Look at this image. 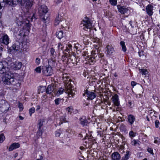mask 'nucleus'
<instances>
[{"instance_id": "f257e3e1", "label": "nucleus", "mask_w": 160, "mask_h": 160, "mask_svg": "<svg viewBox=\"0 0 160 160\" xmlns=\"http://www.w3.org/2000/svg\"><path fill=\"white\" fill-rule=\"evenodd\" d=\"M62 80L65 82V90L66 93L68 94L69 97H72L75 93L73 91V87L71 83V79L67 74H63Z\"/></svg>"}, {"instance_id": "f03ea898", "label": "nucleus", "mask_w": 160, "mask_h": 160, "mask_svg": "<svg viewBox=\"0 0 160 160\" xmlns=\"http://www.w3.org/2000/svg\"><path fill=\"white\" fill-rule=\"evenodd\" d=\"M5 76L3 78L4 83L6 84H15L18 82L17 79L14 78V74L9 71V70L5 72Z\"/></svg>"}, {"instance_id": "7ed1b4c3", "label": "nucleus", "mask_w": 160, "mask_h": 160, "mask_svg": "<svg viewBox=\"0 0 160 160\" xmlns=\"http://www.w3.org/2000/svg\"><path fill=\"white\" fill-rule=\"evenodd\" d=\"M38 13L40 16L44 21L47 19L48 16H46V14L48 12V8L45 5H42L38 8Z\"/></svg>"}, {"instance_id": "20e7f679", "label": "nucleus", "mask_w": 160, "mask_h": 160, "mask_svg": "<svg viewBox=\"0 0 160 160\" xmlns=\"http://www.w3.org/2000/svg\"><path fill=\"white\" fill-rule=\"evenodd\" d=\"M81 27L83 26V29L87 31L88 29H90L92 27V23L91 20L88 17H86L83 19L81 24Z\"/></svg>"}, {"instance_id": "39448f33", "label": "nucleus", "mask_w": 160, "mask_h": 160, "mask_svg": "<svg viewBox=\"0 0 160 160\" xmlns=\"http://www.w3.org/2000/svg\"><path fill=\"white\" fill-rule=\"evenodd\" d=\"M9 38L4 32L0 31V42L6 45L9 43Z\"/></svg>"}, {"instance_id": "423d86ee", "label": "nucleus", "mask_w": 160, "mask_h": 160, "mask_svg": "<svg viewBox=\"0 0 160 160\" xmlns=\"http://www.w3.org/2000/svg\"><path fill=\"white\" fill-rule=\"evenodd\" d=\"M42 69V73L45 76H51L53 74L51 66H43Z\"/></svg>"}, {"instance_id": "0eeeda50", "label": "nucleus", "mask_w": 160, "mask_h": 160, "mask_svg": "<svg viewBox=\"0 0 160 160\" xmlns=\"http://www.w3.org/2000/svg\"><path fill=\"white\" fill-rule=\"evenodd\" d=\"M8 106V104L5 100H0V110L1 112H4L7 110Z\"/></svg>"}, {"instance_id": "6e6552de", "label": "nucleus", "mask_w": 160, "mask_h": 160, "mask_svg": "<svg viewBox=\"0 0 160 160\" xmlns=\"http://www.w3.org/2000/svg\"><path fill=\"white\" fill-rule=\"evenodd\" d=\"M6 67H8L9 70L10 68H12L14 62L12 61V59L10 58H8L5 61L3 62Z\"/></svg>"}, {"instance_id": "1a4fd4ad", "label": "nucleus", "mask_w": 160, "mask_h": 160, "mask_svg": "<svg viewBox=\"0 0 160 160\" xmlns=\"http://www.w3.org/2000/svg\"><path fill=\"white\" fill-rule=\"evenodd\" d=\"M92 56L94 57V58L96 60H98L100 58L102 57L104 54L103 53L100 52L98 50L92 51L91 52Z\"/></svg>"}, {"instance_id": "9d476101", "label": "nucleus", "mask_w": 160, "mask_h": 160, "mask_svg": "<svg viewBox=\"0 0 160 160\" xmlns=\"http://www.w3.org/2000/svg\"><path fill=\"white\" fill-rule=\"evenodd\" d=\"M106 52L108 55H111L114 52L113 47L111 45H108L106 48Z\"/></svg>"}, {"instance_id": "9b49d317", "label": "nucleus", "mask_w": 160, "mask_h": 160, "mask_svg": "<svg viewBox=\"0 0 160 160\" xmlns=\"http://www.w3.org/2000/svg\"><path fill=\"white\" fill-rule=\"evenodd\" d=\"M85 94L87 95V96L88 97V99L92 100L94 99L96 96V95L95 92L88 91L86 90Z\"/></svg>"}, {"instance_id": "f8f14e48", "label": "nucleus", "mask_w": 160, "mask_h": 160, "mask_svg": "<svg viewBox=\"0 0 160 160\" xmlns=\"http://www.w3.org/2000/svg\"><path fill=\"white\" fill-rule=\"evenodd\" d=\"M9 70L8 67H6L3 62H0V73L3 74L5 72Z\"/></svg>"}, {"instance_id": "ddd939ff", "label": "nucleus", "mask_w": 160, "mask_h": 160, "mask_svg": "<svg viewBox=\"0 0 160 160\" xmlns=\"http://www.w3.org/2000/svg\"><path fill=\"white\" fill-rule=\"evenodd\" d=\"M22 65L21 62L19 61H16L14 62L12 69L14 70H18L20 69Z\"/></svg>"}, {"instance_id": "4468645a", "label": "nucleus", "mask_w": 160, "mask_h": 160, "mask_svg": "<svg viewBox=\"0 0 160 160\" xmlns=\"http://www.w3.org/2000/svg\"><path fill=\"white\" fill-rule=\"evenodd\" d=\"M21 47V43L18 41H16L11 47V49L15 51L19 50Z\"/></svg>"}, {"instance_id": "2eb2a0df", "label": "nucleus", "mask_w": 160, "mask_h": 160, "mask_svg": "<svg viewBox=\"0 0 160 160\" xmlns=\"http://www.w3.org/2000/svg\"><path fill=\"white\" fill-rule=\"evenodd\" d=\"M23 5L27 9H29L32 6V0H23Z\"/></svg>"}, {"instance_id": "dca6fc26", "label": "nucleus", "mask_w": 160, "mask_h": 160, "mask_svg": "<svg viewBox=\"0 0 160 160\" xmlns=\"http://www.w3.org/2000/svg\"><path fill=\"white\" fill-rule=\"evenodd\" d=\"M80 124L83 126H87L88 124L87 118L85 116H82L79 119Z\"/></svg>"}, {"instance_id": "f3484780", "label": "nucleus", "mask_w": 160, "mask_h": 160, "mask_svg": "<svg viewBox=\"0 0 160 160\" xmlns=\"http://www.w3.org/2000/svg\"><path fill=\"white\" fill-rule=\"evenodd\" d=\"M112 101L114 104L116 106H118L120 105L118 96L116 94L113 96L112 98Z\"/></svg>"}, {"instance_id": "a211bd4d", "label": "nucleus", "mask_w": 160, "mask_h": 160, "mask_svg": "<svg viewBox=\"0 0 160 160\" xmlns=\"http://www.w3.org/2000/svg\"><path fill=\"white\" fill-rule=\"evenodd\" d=\"M118 11L121 14H124L127 13L128 10L127 8H125L124 6L122 7L120 5L117 6Z\"/></svg>"}, {"instance_id": "6ab92c4d", "label": "nucleus", "mask_w": 160, "mask_h": 160, "mask_svg": "<svg viewBox=\"0 0 160 160\" xmlns=\"http://www.w3.org/2000/svg\"><path fill=\"white\" fill-rule=\"evenodd\" d=\"M153 7L151 5H148L146 8V12L147 14L149 16L152 15L153 12L152 10Z\"/></svg>"}, {"instance_id": "aec40b11", "label": "nucleus", "mask_w": 160, "mask_h": 160, "mask_svg": "<svg viewBox=\"0 0 160 160\" xmlns=\"http://www.w3.org/2000/svg\"><path fill=\"white\" fill-rule=\"evenodd\" d=\"M20 146V145L18 143H14L12 144L8 148V150L12 151L14 149H17Z\"/></svg>"}, {"instance_id": "412c9836", "label": "nucleus", "mask_w": 160, "mask_h": 160, "mask_svg": "<svg viewBox=\"0 0 160 160\" xmlns=\"http://www.w3.org/2000/svg\"><path fill=\"white\" fill-rule=\"evenodd\" d=\"M112 158L113 160H119L120 158V155L118 152H114L112 154Z\"/></svg>"}, {"instance_id": "4be33fe9", "label": "nucleus", "mask_w": 160, "mask_h": 160, "mask_svg": "<svg viewBox=\"0 0 160 160\" xmlns=\"http://www.w3.org/2000/svg\"><path fill=\"white\" fill-rule=\"evenodd\" d=\"M54 90L53 85H49L46 90V93L47 94H50Z\"/></svg>"}, {"instance_id": "5701e85b", "label": "nucleus", "mask_w": 160, "mask_h": 160, "mask_svg": "<svg viewBox=\"0 0 160 160\" xmlns=\"http://www.w3.org/2000/svg\"><path fill=\"white\" fill-rule=\"evenodd\" d=\"M128 119L130 124L132 125L135 120V118L133 115L130 114L128 116Z\"/></svg>"}, {"instance_id": "b1692460", "label": "nucleus", "mask_w": 160, "mask_h": 160, "mask_svg": "<svg viewBox=\"0 0 160 160\" xmlns=\"http://www.w3.org/2000/svg\"><path fill=\"white\" fill-rule=\"evenodd\" d=\"M62 18L61 15H59L57 16L55 20V25H58L60 22L62 21Z\"/></svg>"}, {"instance_id": "393cba45", "label": "nucleus", "mask_w": 160, "mask_h": 160, "mask_svg": "<svg viewBox=\"0 0 160 160\" xmlns=\"http://www.w3.org/2000/svg\"><path fill=\"white\" fill-rule=\"evenodd\" d=\"M60 122L59 123V125H61L63 122H68V121L67 120L66 118H65V115H63L62 116H61L60 118Z\"/></svg>"}, {"instance_id": "a878e982", "label": "nucleus", "mask_w": 160, "mask_h": 160, "mask_svg": "<svg viewBox=\"0 0 160 160\" xmlns=\"http://www.w3.org/2000/svg\"><path fill=\"white\" fill-rule=\"evenodd\" d=\"M56 36L59 39L62 38L63 37V33L62 31H59L56 32Z\"/></svg>"}, {"instance_id": "bb28decb", "label": "nucleus", "mask_w": 160, "mask_h": 160, "mask_svg": "<svg viewBox=\"0 0 160 160\" xmlns=\"http://www.w3.org/2000/svg\"><path fill=\"white\" fill-rule=\"evenodd\" d=\"M140 142V141L138 140L132 139L131 141V144L132 145L134 146L136 145L139 146Z\"/></svg>"}, {"instance_id": "cd10ccee", "label": "nucleus", "mask_w": 160, "mask_h": 160, "mask_svg": "<svg viewBox=\"0 0 160 160\" xmlns=\"http://www.w3.org/2000/svg\"><path fill=\"white\" fill-rule=\"evenodd\" d=\"M130 156L129 152L128 151L126 152V153L124 156L122 158L121 160H128Z\"/></svg>"}, {"instance_id": "c85d7f7f", "label": "nucleus", "mask_w": 160, "mask_h": 160, "mask_svg": "<svg viewBox=\"0 0 160 160\" xmlns=\"http://www.w3.org/2000/svg\"><path fill=\"white\" fill-rule=\"evenodd\" d=\"M120 44L122 46V50L124 52L127 51V48L125 45V42L123 41H122L120 42Z\"/></svg>"}, {"instance_id": "c756f323", "label": "nucleus", "mask_w": 160, "mask_h": 160, "mask_svg": "<svg viewBox=\"0 0 160 160\" xmlns=\"http://www.w3.org/2000/svg\"><path fill=\"white\" fill-rule=\"evenodd\" d=\"M51 56V58H55L56 55L55 53V51L54 49L52 48L50 49Z\"/></svg>"}, {"instance_id": "7c9ffc66", "label": "nucleus", "mask_w": 160, "mask_h": 160, "mask_svg": "<svg viewBox=\"0 0 160 160\" xmlns=\"http://www.w3.org/2000/svg\"><path fill=\"white\" fill-rule=\"evenodd\" d=\"M51 58V59L48 61L49 64L52 66H55L56 64V60L53 58Z\"/></svg>"}, {"instance_id": "2f4dec72", "label": "nucleus", "mask_w": 160, "mask_h": 160, "mask_svg": "<svg viewBox=\"0 0 160 160\" xmlns=\"http://www.w3.org/2000/svg\"><path fill=\"white\" fill-rule=\"evenodd\" d=\"M140 72L141 73L142 75H146L148 74V72L146 69H139Z\"/></svg>"}, {"instance_id": "473e14b6", "label": "nucleus", "mask_w": 160, "mask_h": 160, "mask_svg": "<svg viewBox=\"0 0 160 160\" xmlns=\"http://www.w3.org/2000/svg\"><path fill=\"white\" fill-rule=\"evenodd\" d=\"M64 89L62 88H60L57 92V95L59 96L60 95L62 94L63 92Z\"/></svg>"}, {"instance_id": "72a5a7b5", "label": "nucleus", "mask_w": 160, "mask_h": 160, "mask_svg": "<svg viewBox=\"0 0 160 160\" xmlns=\"http://www.w3.org/2000/svg\"><path fill=\"white\" fill-rule=\"evenodd\" d=\"M96 59L94 58V57L93 56H92V57H90L89 59V61L90 62H91L92 63H94L96 62Z\"/></svg>"}, {"instance_id": "f704fd0d", "label": "nucleus", "mask_w": 160, "mask_h": 160, "mask_svg": "<svg viewBox=\"0 0 160 160\" xmlns=\"http://www.w3.org/2000/svg\"><path fill=\"white\" fill-rule=\"evenodd\" d=\"M66 110L68 111V113H70V114L73 112V109L72 106L68 107L66 108Z\"/></svg>"}, {"instance_id": "c9c22d12", "label": "nucleus", "mask_w": 160, "mask_h": 160, "mask_svg": "<svg viewBox=\"0 0 160 160\" xmlns=\"http://www.w3.org/2000/svg\"><path fill=\"white\" fill-rule=\"evenodd\" d=\"M5 137L3 134L0 135V143L2 142L5 139Z\"/></svg>"}, {"instance_id": "e433bc0d", "label": "nucleus", "mask_w": 160, "mask_h": 160, "mask_svg": "<svg viewBox=\"0 0 160 160\" xmlns=\"http://www.w3.org/2000/svg\"><path fill=\"white\" fill-rule=\"evenodd\" d=\"M12 0H3L4 2L10 5H12Z\"/></svg>"}, {"instance_id": "4c0bfd02", "label": "nucleus", "mask_w": 160, "mask_h": 160, "mask_svg": "<svg viewBox=\"0 0 160 160\" xmlns=\"http://www.w3.org/2000/svg\"><path fill=\"white\" fill-rule=\"evenodd\" d=\"M62 133V130L61 129H59L58 130L56 131L55 132V135L56 137H60V134Z\"/></svg>"}, {"instance_id": "58836bf2", "label": "nucleus", "mask_w": 160, "mask_h": 160, "mask_svg": "<svg viewBox=\"0 0 160 160\" xmlns=\"http://www.w3.org/2000/svg\"><path fill=\"white\" fill-rule=\"evenodd\" d=\"M62 100V99L60 98H57L54 100L55 103L57 105H59L60 104V102Z\"/></svg>"}, {"instance_id": "ea45409f", "label": "nucleus", "mask_w": 160, "mask_h": 160, "mask_svg": "<svg viewBox=\"0 0 160 160\" xmlns=\"http://www.w3.org/2000/svg\"><path fill=\"white\" fill-rule=\"evenodd\" d=\"M129 135L131 139L136 136L135 133L133 131H131L129 132Z\"/></svg>"}, {"instance_id": "a19ab883", "label": "nucleus", "mask_w": 160, "mask_h": 160, "mask_svg": "<svg viewBox=\"0 0 160 160\" xmlns=\"http://www.w3.org/2000/svg\"><path fill=\"white\" fill-rule=\"evenodd\" d=\"M35 112V109L34 108H30L29 110V113L30 116L32 115V113L34 112Z\"/></svg>"}, {"instance_id": "79ce46f5", "label": "nucleus", "mask_w": 160, "mask_h": 160, "mask_svg": "<svg viewBox=\"0 0 160 160\" xmlns=\"http://www.w3.org/2000/svg\"><path fill=\"white\" fill-rule=\"evenodd\" d=\"M109 2L112 5H116L117 4V0H109Z\"/></svg>"}, {"instance_id": "37998d69", "label": "nucleus", "mask_w": 160, "mask_h": 160, "mask_svg": "<svg viewBox=\"0 0 160 160\" xmlns=\"http://www.w3.org/2000/svg\"><path fill=\"white\" fill-rule=\"evenodd\" d=\"M21 0H12V5H16L21 1Z\"/></svg>"}, {"instance_id": "c03bdc74", "label": "nucleus", "mask_w": 160, "mask_h": 160, "mask_svg": "<svg viewBox=\"0 0 160 160\" xmlns=\"http://www.w3.org/2000/svg\"><path fill=\"white\" fill-rule=\"evenodd\" d=\"M43 121L41 120H39V123L38 125H39V128H41L43 124Z\"/></svg>"}, {"instance_id": "a18cd8bd", "label": "nucleus", "mask_w": 160, "mask_h": 160, "mask_svg": "<svg viewBox=\"0 0 160 160\" xmlns=\"http://www.w3.org/2000/svg\"><path fill=\"white\" fill-rule=\"evenodd\" d=\"M133 103L132 101L129 100L128 101V106L130 108H132L133 106Z\"/></svg>"}, {"instance_id": "49530a36", "label": "nucleus", "mask_w": 160, "mask_h": 160, "mask_svg": "<svg viewBox=\"0 0 160 160\" xmlns=\"http://www.w3.org/2000/svg\"><path fill=\"white\" fill-rule=\"evenodd\" d=\"M42 132L41 128H38V130L37 132V134L39 136H40L42 135Z\"/></svg>"}, {"instance_id": "de8ad7c7", "label": "nucleus", "mask_w": 160, "mask_h": 160, "mask_svg": "<svg viewBox=\"0 0 160 160\" xmlns=\"http://www.w3.org/2000/svg\"><path fill=\"white\" fill-rule=\"evenodd\" d=\"M72 46L70 44H68V46H67V48L66 49V51L67 52H68L70 50V49L71 48Z\"/></svg>"}, {"instance_id": "09e8293b", "label": "nucleus", "mask_w": 160, "mask_h": 160, "mask_svg": "<svg viewBox=\"0 0 160 160\" xmlns=\"http://www.w3.org/2000/svg\"><path fill=\"white\" fill-rule=\"evenodd\" d=\"M18 107L19 108L20 111H21L23 110V108L22 105L21 103H19Z\"/></svg>"}, {"instance_id": "8fccbe9b", "label": "nucleus", "mask_w": 160, "mask_h": 160, "mask_svg": "<svg viewBox=\"0 0 160 160\" xmlns=\"http://www.w3.org/2000/svg\"><path fill=\"white\" fill-rule=\"evenodd\" d=\"M35 70L37 72L40 73L41 72V67H39L35 69Z\"/></svg>"}, {"instance_id": "3c124183", "label": "nucleus", "mask_w": 160, "mask_h": 160, "mask_svg": "<svg viewBox=\"0 0 160 160\" xmlns=\"http://www.w3.org/2000/svg\"><path fill=\"white\" fill-rule=\"evenodd\" d=\"M154 139V142L155 143H158L159 142H160V139L158 137L155 138Z\"/></svg>"}, {"instance_id": "603ef678", "label": "nucleus", "mask_w": 160, "mask_h": 160, "mask_svg": "<svg viewBox=\"0 0 160 160\" xmlns=\"http://www.w3.org/2000/svg\"><path fill=\"white\" fill-rule=\"evenodd\" d=\"M17 23L18 26H21L23 24L22 21H20L19 20H17Z\"/></svg>"}, {"instance_id": "864d4df0", "label": "nucleus", "mask_w": 160, "mask_h": 160, "mask_svg": "<svg viewBox=\"0 0 160 160\" xmlns=\"http://www.w3.org/2000/svg\"><path fill=\"white\" fill-rule=\"evenodd\" d=\"M155 127L156 128H158L159 127V125L160 124L158 120H156L155 121Z\"/></svg>"}, {"instance_id": "5fc2aeb1", "label": "nucleus", "mask_w": 160, "mask_h": 160, "mask_svg": "<svg viewBox=\"0 0 160 160\" xmlns=\"http://www.w3.org/2000/svg\"><path fill=\"white\" fill-rule=\"evenodd\" d=\"M36 64L38 65L40 63V59L39 58H37L36 59Z\"/></svg>"}, {"instance_id": "6e6d98bb", "label": "nucleus", "mask_w": 160, "mask_h": 160, "mask_svg": "<svg viewBox=\"0 0 160 160\" xmlns=\"http://www.w3.org/2000/svg\"><path fill=\"white\" fill-rule=\"evenodd\" d=\"M58 47L59 50L61 49L62 50V49L63 47H62V44L60 42L58 44Z\"/></svg>"}, {"instance_id": "4d7b16f0", "label": "nucleus", "mask_w": 160, "mask_h": 160, "mask_svg": "<svg viewBox=\"0 0 160 160\" xmlns=\"http://www.w3.org/2000/svg\"><path fill=\"white\" fill-rule=\"evenodd\" d=\"M147 151L148 152H149L151 154H152V155H153L154 154L153 152V150L152 148H148L147 149Z\"/></svg>"}, {"instance_id": "13d9d810", "label": "nucleus", "mask_w": 160, "mask_h": 160, "mask_svg": "<svg viewBox=\"0 0 160 160\" xmlns=\"http://www.w3.org/2000/svg\"><path fill=\"white\" fill-rule=\"evenodd\" d=\"M138 54L140 57L141 56L143 55V52L142 51H141L138 52Z\"/></svg>"}, {"instance_id": "bf43d9fd", "label": "nucleus", "mask_w": 160, "mask_h": 160, "mask_svg": "<svg viewBox=\"0 0 160 160\" xmlns=\"http://www.w3.org/2000/svg\"><path fill=\"white\" fill-rule=\"evenodd\" d=\"M3 46L2 45H1V47H0V58L2 55V52L3 50Z\"/></svg>"}, {"instance_id": "052dcab7", "label": "nucleus", "mask_w": 160, "mask_h": 160, "mask_svg": "<svg viewBox=\"0 0 160 160\" xmlns=\"http://www.w3.org/2000/svg\"><path fill=\"white\" fill-rule=\"evenodd\" d=\"M23 31H20L19 32V33L18 34V36L21 37L23 35Z\"/></svg>"}, {"instance_id": "680f3d73", "label": "nucleus", "mask_w": 160, "mask_h": 160, "mask_svg": "<svg viewBox=\"0 0 160 160\" xmlns=\"http://www.w3.org/2000/svg\"><path fill=\"white\" fill-rule=\"evenodd\" d=\"M136 83L134 81H132L131 82V85L133 87L136 85Z\"/></svg>"}, {"instance_id": "e2e57ef3", "label": "nucleus", "mask_w": 160, "mask_h": 160, "mask_svg": "<svg viewBox=\"0 0 160 160\" xmlns=\"http://www.w3.org/2000/svg\"><path fill=\"white\" fill-rule=\"evenodd\" d=\"M66 56L65 55H62V60L64 61L66 60Z\"/></svg>"}, {"instance_id": "0e129e2a", "label": "nucleus", "mask_w": 160, "mask_h": 160, "mask_svg": "<svg viewBox=\"0 0 160 160\" xmlns=\"http://www.w3.org/2000/svg\"><path fill=\"white\" fill-rule=\"evenodd\" d=\"M78 45H79L78 44H75L74 45V47L76 49V50L79 51V49H78V46H77Z\"/></svg>"}, {"instance_id": "69168bd1", "label": "nucleus", "mask_w": 160, "mask_h": 160, "mask_svg": "<svg viewBox=\"0 0 160 160\" xmlns=\"http://www.w3.org/2000/svg\"><path fill=\"white\" fill-rule=\"evenodd\" d=\"M98 134V136H99L100 137H101V132H97Z\"/></svg>"}, {"instance_id": "338daca9", "label": "nucleus", "mask_w": 160, "mask_h": 160, "mask_svg": "<svg viewBox=\"0 0 160 160\" xmlns=\"http://www.w3.org/2000/svg\"><path fill=\"white\" fill-rule=\"evenodd\" d=\"M129 23L132 28H133L134 27V26H132V21H131Z\"/></svg>"}, {"instance_id": "774afa93", "label": "nucleus", "mask_w": 160, "mask_h": 160, "mask_svg": "<svg viewBox=\"0 0 160 160\" xmlns=\"http://www.w3.org/2000/svg\"><path fill=\"white\" fill-rule=\"evenodd\" d=\"M40 108V107L39 105H38L37 106V108H36V110H39Z\"/></svg>"}]
</instances>
